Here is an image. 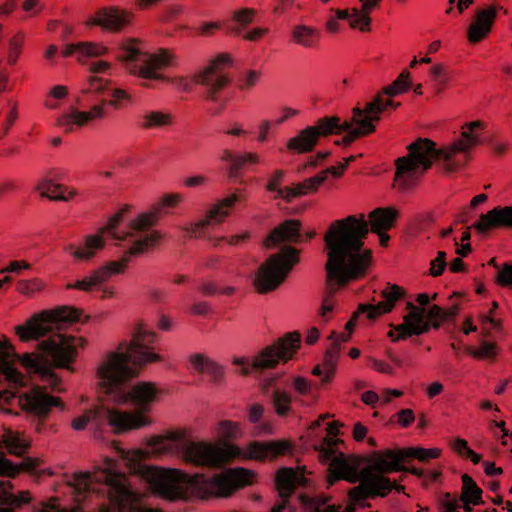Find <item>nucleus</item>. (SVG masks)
<instances>
[{"mask_svg":"<svg viewBox=\"0 0 512 512\" xmlns=\"http://www.w3.org/2000/svg\"><path fill=\"white\" fill-rule=\"evenodd\" d=\"M368 233L369 224L364 214H360L333 221L324 235L327 248L326 290L319 315L325 322L333 311L337 291L364 277L372 263V251L364 248Z\"/></svg>","mask_w":512,"mask_h":512,"instance_id":"1","label":"nucleus"},{"mask_svg":"<svg viewBox=\"0 0 512 512\" xmlns=\"http://www.w3.org/2000/svg\"><path fill=\"white\" fill-rule=\"evenodd\" d=\"M474 132L463 130L459 138L439 147L428 138H418L409 144L408 154L395 160L393 188L400 193L414 191L434 163L445 173L463 168L471 159V151L480 142Z\"/></svg>","mask_w":512,"mask_h":512,"instance_id":"2","label":"nucleus"},{"mask_svg":"<svg viewBox=\"0 0 512 512\" xmlns=\"http://www.w3.org/2000/svg\"><path fill=\"white\" fill-rule=\"evenodd\" d=\"M140 472L155 494L170 501L185 499L188 490L201 499L228 497L251 485L255 476L252 471L241 467L228 469L212 477L152 466H144Z\"/></svg>","mask_w":512,"mask_h":512,"instance_id":"3","label":"nucleus"},{"mask_svg":"<svg viewBox=\"0 0 512 512\" xmlns=\"http://www.w3.org/2000/svg\"><path fill=\"white\" fill-rule=\"evenodd\" d=\"M157 335L145 324H138L132 334L130 344H119L107 354L100 364L97 375L103 386L111 388L138 375V368L149 363L162 361L155 350Z\"/></svg>","mask_w":512,"mask_h":512,"instance_id":"4","label":"nucleus"},{"mask_svg":"<svg viewBox=\"0 0 512 512\" xmlns=\"http://www.w3.org/2000/svg\"><path fill=\"white\" fill-rule=\"evenodd\" d=\"M410 73L402 71L398 78L390 85L384 87L381 92L371 97L368 101L358 102L352 109V122L340 123L338 116L322 117L316 125L305 128L322 129H349V128H376V125L392 111L400 106L393 97L407 91L410 87Z\"/></svg>","mask_w":512,"mask_h":512,"instance_id":"5","label":"nucleus"},{"mask_svg":"<svg viewBox=\"0 0 512 512\" xmlns=\"http://www.w3.org/2000/svg\"><path fill=\"white\" fill-rule=\"evenodd\" d=\"M18 358L20 364L30 373L38 374L42 381H44L52 390L60 392L62 381L54 373L52 366L44 355L39 353H25L18 356L14 347L9 343L4 349L0 351V373L5 376V379L10 385L18 389L25 386V376L17 370L13 363Z\"/></svg>","mask_w":512,"mask_h":512,"instance_id":"6","label":"nucleus"},{"mask_svg":"<svg viewBox=\"0 0 512 512\" xmlns=\"http://www.w3.org/2000/svg\"><path fill=\"white\" fill-rule=\"evenodd\" d=\"M159 231L153 230L145 238L135 240L133 245L122 255L119 260L110 261L104 266L92 271L84 278L66 285V289H75L84 292H92L106 283L113 275L123 274L133 257H138L154 248L161 240Z\"/></svg>","mask_w":512,"mask_h":512,"instance_id":"7","label":"nucleus"},{"mask_svg":"<svg viewBox=\"0 0 512 512\" xmlns=\"http://www.w3.org/2000/svg\"><path fill=\"white\" fill-rule=\"evenodd\" d=\"M83 95L97 96L101 104L92 106L89 111H81L77 108L70 107L69 111L64 113L59 118V124L62 126H83L91 123L95 119L103 118L105 115L103 104L109 103L112 106H120L123 100L128 99V95L121 89L110 87L108 80L91 76L88 79L87 85L82 89Z\"/></svg>","mask_w":512,"mask_h":512,"instance_id":"8","label":"nucleus"},{"mask_svg":"<svg viewBox=\"0 0 512 512\" xmlns=\"http://www.w3.org/2000/svg\"><path fill=\"white\" fill-rule=\"evenodd\" d=\"M299 260V250L291 246H284L279 252L270 255L255 274V290L264 295L278 289Z\"/></svg>","mask_w":512,"mask_h":512,"instance_id":"9","label":"nucleus"},{"mask_svg":"<svg viewBox=\"0 0 512 512\" xmlns=\"http://www.w3.org/2000/svg\"><path fill=\"white\" fill-rule=\"evenodd\" d=\"M301 335L299 332H288L283 337H280L272 345L262 349L252 361L250 366L249 361L245 357H236L233 359V364L241 366L240 373L246 376L250 373L251 369H271L276 367L279 363H287L292 360L300 348Z\"/></svg>","mask_w":512,"mask_h":512,"instance_id":"10","label":"nucleus"},{"mask_svg":"<svg viewBox=\"0 0 512 512\" xmlns=\"http://www.w3.org/2000/svg\"><path fill=\"white\" fill-rule=\"evenodd\" d=\"M128 210L129 207L125 206L124 208L117 211L112 217H110L105 226L99 228L95 234L88 235L85 238L84 245L73 250L72 255L78 260H90L95 256L97 251L104 247L107 236L117 240L129 239L133 243L135 240L145 238L147 235H149L150 233L145 234V236L138 235L136 231L131 229L130 225L126 231H118V227L120 223H122L124 215L128 212Z\"/></svg>","mask_w":512,"mask_h":512,"instance_id":"11","label":"nucleus"},{"mask_svg":"<svg viewBox=\"0 0 512 512\" xmlns=\"http://www.w3.org/2000/svg\"><path fill=\"white\" fill-rule=\"evenodd\" d=\"M79 317V310L71 307L45 310L33 315L24 324L16 326L15 333L22 342L38 340L52 332L59 322H74Z\"/></svg>","mask_w":512,"mask_h":512,"instance_id":"12","label":"nucleus"},{"mask_svg":"<svg viewBox=\"0 0 512 512\" xmlns=\"http://www.w3.org/2000/svg\"><path fill=\"white\" fill-rule=\"evenodd\" d=\"M119 58L131 73L146 79H161L162 76L158 71L171 63L172 55L164 49L154 54L142 53L130 43L123 49Z\"/></svg>","mask_w":512,"mask_h":512,"instance_id":"13","label":"nucleus"},{"mask_svg":"<svg viewBox=\"0 0 512 512\" xmlns=\"http://www.w3.org/2000/svg\"><path fill=\"white\" fill-rule=\"evenodd\" d=\"M18 405L33 418L35 430L42 432L44 423L55 407L63 409L61 399L50 395L45 388L35 386L18 396Z\"/></svg>","mask_w":512,"mask_h":512,"instance_id":"14","label":"nucleus"},{"mask_svg":"<svg viewBox=\"0 0 512 512\" xmlns=\"http://www.w3.org/2000/svg\"><path fill=\"white\" fill-rule=\"evenodd\" d=\"M81 339L63 334H54L38 343V350L50 357L52 366L75 372L73 364L78 357V343Z\"/></svg>","mask_w":512,"mask_h":512,"instance_id":"15","label":"nucleus"},{"mask_svg":"<svg viewBox=\"0 0 512 512\" xmlns=\"http://www.w3.org/2000/svg\"><path fill=\"white\" fill-rule=\"evenodd\" d=\"M100 478L110 484V502L118 512H161L157 509L143 508L140 505L141 496L134 491L126 475H111L100 473Z\"/></svg>","mask_w":512,"mask_h":512,"instance_id":"16","label":"nucleus"},{"mask_svg":"<svg viewBox=\"0 0 512 512\" xmlns=\"http://www.w3.org/2000/svg\"><path fill=\"white\" fill-rule=\"evenodd\" d=\"M231 66V57L222 53L195 75V81L205 87L206 96L209 100L216 101L218 93L230 83L228 69Z\"/></svg>","mask_w":512,"mask_h":512,"instance_id":"17","label":"nucleus"},{"mask_svg":"<svg viewBox=\"0 0 512 512\" xmlns=\"http://www.w3.org/2000/svg\"><path fill=\"white\" fill-rule=\"evenodd\" d=\"M236 454V446L218 448L212 444L190 442L184 448L183 458L197 466H218L230 461Z\"/></svg>","mask_w":512,"mask_h":512,"instance_id":"18","label":"nucleus"},{"mask_svg":"<svg viewBox=\"0 0 512 512\" xmlns=\"http://www.w3.org/2000/svg\"><path fill=\"white\" fill-rule=\"evenodd\" d=\"M319 460L323 464L328 463V482L334 484L338 480H346L350 483L357 482L359 478V468L363 459L356 455L346 456L341 448L337 452L331 453L330 456L320 457Z\"/></svg>","mask_w":512,"mask_h":512,"instance_id":"19","label":"nucleus"},{"mask_svg":"<svg viewBox=\"0 0 512 512\" xmlns=\"http://www.w3.org/2000/svg\"><path fill=\"white\" fill-rule=\"evenodd\" d=\"M246 196L243 192L237 191L223 198L214 204L206 213L205 217L186 228L189 236L200 238L207 231L209 226L219 224L230 214V211L237 202H243Z\"/></svg>","mask_w":512,"mask_h":512,"instance_id":"20","label":"nucleus"},{"mask_svg":"<svg viewBox=\"0 0 512 512\" xmlns=\"http://www.w3.org/2000/svg\"><path fill=\"white\" fill-rule=\"evenodd\" d=\"M359 485L348 492V500L359 505L362 501L375 497H385L392 491V482L387 477H371L367 470H360Z\"/></svg>","mask_w":512,"mask_h":512,"instance_id":"21","label":"nucleus"},{"mask_svg":"<svg viewBox=\"0 0 512 512\" xmlns=\"http://www.w3.org/2000/svg\"><path fill=\"white\" fill-rule=\"evenodd\" d=\"M183 200L184 196L180 193L165 194L149 211L139 214L136 219L130 222L131 229L136 231L138 235L144 236V232L148 231L164 215L168 214V209L176 207Z\"/></svg>","mask_w":512,"mask_h":512,"instance_id":"22","label":"nucleus"},{"mask_svg":"<svg viewBox=\"0 0 512 512\" xmlns=\"http://www.w3.org/2000/svg\"><path fill=\"white\" fill-rule=\"evenodd\" d=\"M368 464L361 470H367L371 477H385V474L407 470L402 465V449H386L372 452L367 458Z\"/></svg>","mask_w":512,"mask_h":512,"instance_id":"23","label":"nucleus"},{"mask_svg":"<svg viewBox=\"0 0 512 512\" xmlns=\"http://www.w3.org/2000/svg\"><path fill=\"white\" fill-rule=\"evenodd\" d=\"M499 10H504L499 5H485L474 10L471 23L467 28V38L471 44L484 40L491 32Z\"/></svg>","mask_w":512,"mask_h":512,"instance_id":"24","label":"nucleus"},{"mask_svg":"<svg viewBox=\"0 0 512 512\" xmlns=\"http://www.w3.org/2000/svg\"><path fill=\"white\" fill-rule=\"evenodd\" d=\"M117 461L111 458L105 459V467L95 469L93 472H79L74 473L68 484L76 490L77 493L86 491H95L94 483H103L108 487V497L110 498V484L100 478L101 472H106L111 475H124L123 473L116 472Z\"/></svg>","mask_w":512,"mask_h":512,"instance_id":"25","label":"nucleus"},{"mask_svg":"<svg viewBox=\"0 0 512 512\" xmlns=\"http://www.w3.org/2000/svg\"><path fill=\"white\" fill-rule=\"evenodd\" d=\"M129 13L117 7H103L85 22L87 27L98 26L104 30L119 32L129 23Z\"/></svg>","mask_w":512,"mask_h":512,"instance_id":"26","label":"nucleus"},{"mask_svg":"<svg viewBox=\"0 0 512 512\" xmlns=\"http://www.w3.org/2000/svg\"><path fill=\"white\" fill-rule=\"evenodd\" d=\"M107 422L116 434L140 429L151 424V420L142 413H131L117 409L108 410Z\"/></svg>","mask_w":512,"mask_h":512,"instance_id":"27","label":"nucleus"},{"mask_svg":"<svg viewBox=\"0 0 512 512\" xmlns=\"http://www.w3.org/2000/svg\"><path fill=\"white\" fill-rule=\"evenodd\" d=\"M291 450V444L285 440L250 443L243 456L248 459L265 460L286 455Z\"/></svg>","mask_w":512,"mask_h":512,"instance_id":"28","label":"nucleus"},{"mask_svg":"<svg viewBox=\"0 0 512 512\" xmlns=\"http://www.w3.org/2000/svg\"><path fill=\"white\" fill-rule=\"evenodd\" d=\"M473 227L479 234H485L496 228H512V206L493 208L486 214L480 215Z\"/></svg>","mask_w":512,"mask_h":512,"instance_id":"29","label":"nucleus"},{"mask_svg":"<svg viewBox=\"0 0 512 512\" xmlns=\"http://www.w3.org/2000/svg\"><path fill=\"white\" fill-rule=\"evenodd\" d=\"M300 229L301 222L299 220H285L270 232L264 240V246L271 249L281 242L299 243L302 241Z\"/></svg>","mask_w":512,"mask_h":512,"instance_id":"30","label":"nucleus"},{"mask_svg":"<svg viewBox=\"0 0 512 512\" xmlns=\"http://www.w3.org/2000/svg\"><path fill=\"white\" fill-rule=\"evenodd\" d=\"M405 291L402 287L396 284L388 283L387 286L382 290L381 296L383 301L377 304H368L369 307V319L375 320L383 314L391 312L398 300L403 298Z\"/></svg>","mask_w":512,"mask_h":512,"instance_id":"31","label":"nucleus"},{"mask_svg":"<svg viewBox=\"0 0 512 512\" xmlns=\"http://www.w3.org/2000/svg\"><path fill=\"white\" fill-rule=\"evenodd\" d=\"M189 363L191 367L200 374H207L214 383H220L224 379V368L222 365L211 359L205 354L195 353L190 355Z\"/></svg>","mask_w":512,"mask_h":512,"instance_id":"32","label":"nucleus"},{"mask_svg":"<svg viewBox=\"0 0 512 512\" xmlns=\"http://www.w3.org/2000/svg\"><path fill=\"white\" fill-rule=\"evenodd\" d=\"M325 180V173L320 172L313 177L305 179L303 182L297 183L293 187H284V190L281 191L280 198L290 203L294 198L315 193Z\"/></svg>","mask_w":512,"mask_h":512,"instance_id":"33","label":"nucleus"},{"mask_svg":"<svg viewBox=\"0 0 512 512\" xmlns=\"http://www.w3.org/2000/svg\"><path fill=\"white\" fill-rule=\"evenodd\" d=\"M335 130H301L299 135L291 138L287 143V149L297 153H307L317 144L320 136L332 135Z\"/></svg>","mask_w":512,"mask_h":512,"instance_id":"34","label":"nucleus"},{"mask_svg":"<svg viewBox=\"0 0 512 512\" xmlns=\"http://www.w3.org/2000/svg\"><path fill=\"white\" fill-rule=\"evenodd\" d=\"M13 486L9 480L0 481V512H14L22 505L31 501L29 491H21L18 495L12 493Z\"/></svg>","mask_w":512,"mask_h":512,"instance_id":"35","label":"nucleus"},{"mask_svg":"<svg viewBox=\"0 0 512 512\" xmlns=\"http://www.w3.org/2000/svg\"><path fill=\"white\" fill-rule=\"evenodd\" d=\"M398 217L399 211L395 207L390 206L374 209L368 215L371 232L380 233L390 230Z\"/></svg>","mask_w":512,"mask_h":512,"instance_id":"36","label":"nucleus"},{"mask_svg":"<svg viewBox=\"0 0 512 512\" xmlns=\"http://www.w3.org/2000/svg\"><path fill=\"white\" fill-rule=\"evenodd\" d=\"M158 390L151 382H139L128 393L130 402L141 411H148L155 401Z\"/></svg>","mask_w":512,"mask_h":512,"instance_id":"37","label":"nucleus"},{"mask_svg":"<svg viewBox=\"0 0 512 512\" xmlns=\"http://www.w3.org/2000/svg\"><path fill=\"white\" fill-rule=\"evenodd\" d=\"M298 483V474L293 468H280L275 477V486L279 496L288 502L290 496L294 493Z\"/></svg>","mask_w":512,"mask_h":512,"instance_id":"38","label":"nucleus"},{"mask_svg":"<svg viewBox=\"0 0 512 512\" xmlns=\"http://www.w3.org/2000/svg\"><path fill=\"white\" fill-rule=\"evenodd\" d=\"M106 47L92 42H79L66 45L62 54L64 57L77 56L79 61L85 58L98 57L106 52Z\"/></svg>","mask_w":512,"mask_h":512,"instance_id":"39","label":"nucleus"},{"mask_svg":"<svg viewBox=\"0 0 512 512\" xmlns=\"http://www.w3.org/2000/svg\"><path fill=\"white\" fill-rule=\"evenodd\" d=\"M340 424L337 421H332L328 424L326 431L327 434L316 447L320 453V457L330 456L331 453L337 452L338 448L344 445V441L338 438Z\"/></svg>","mask_w":512,"mask_h":512,"instance_id":"40","label":"nucleus"},{"mask_svg":"<svg viewBox=\"0 0 512 512\" xmlns=\"http://www.w3.org/2000/svg\"><path fill=\"white\" fill-rule=\"evenodd\" d=\"M380 1L381 0H359L362 4V8H353L354 18L352 19L351 28H358L362 32L369 31L371 24L370 12Z\"/></svg>","mask_w":512,"mask_h":512,"instance_id":"41","label":"nucleus"},{"mask_svg":"<svg viewBox=\"0 0 512 512\" xmlns=\"http://www.w3.org/2000/svg\"><path fill=\"white\" fill-rule=\"evenodd\" d=\"M63 176L64 174L61 170L51 169L47 172L46 176L36 184L34 190L37 191L41 197L52 200V196L59 193L58 189L54 187L62 185L57 183V181L62 180Z\"/></svg>","mask_w":512,"mask_h":512,"instance_id":"42","label":"nucleus"},{"mask_svg":"<svg viewBox=\"0 0 512 512\" xmlns=\"http://www.w3.org/2000/svg\"><path fill=\"white\" fill-rule=\"evenodd\" d=\"M462 491L460 495V501L462 503H472L473 506L482 504L483 491L471 476L463 474L462 477Z\"/></svg>","mask_w":512,"mask_h":512,"instance_id":"43","label":"nucleus"},{"mask_svg":"<svg viewBox=\"0 0 512 512\" xmlns=\"http://www.w3.org/2000/svg\"><path fill=\"white\" fill-rule=\"evenodd\" d=\"M2 442L10 454L21 456L24 454L28 447V441L18 432L10 429L6 430L2 435Z\"/></svg>","mask_w":512,"mask_h":512,"instance_id":"44","label":"nucleus"},{"mask_svg":"<svg viewBox=\"0 0 512 512\" xmlns=\"http://www.w3.org/2000/svg\"><path fill=\"white\" fill-rule=\"evenodd\" d=\"M292 37L297 44L305 48H311L317 45L320 33L312 27L297 25L292 31Z\"/></svg>","mask_w":512,"mask_h":512,"instance_id":"45","label":"nucleus"},{"mask_svg":"<svg viewBox=\"0 0 512 512\" xmlns=\"http://www.w3.org/2000/svg\"><path fill=\"white\" fill-rule=\"evenodd\" d=\"M338 358L339 349L336 346H331V348L326 351L324 359L321 363L324 370V376L320 381L321 386H324L333 380L336 374Z\"/></svg>","mask_w":512,"mask_h":512,"instance_id":"46","label":"nucleus"},{"mask_svg":"<svg viewBox=\"0 0 512 512\" xmlns=\"http://www.w3.org/2000/svg\"><path fill=\"white\" fill-rule=\"evenodd\" d=\"M271 401L278 416H286L291 411L293 401L292 395L282 388H275L272 391Z\"/></svg>","mask_w":512,"mask_h":512,"instance_id":"47","label":"nucleus"},{"mask_svg":"<svg viewBox=\"0 0 512 512\" xmlns=\"http://www.w3.org/2000/svg\"><path fill=\"white\" fill-rule=\"evenodd\" d=\"M255 10L252 8H243L233 12L232 21L234 24H229L228 29L232 33L239 35L241 27H245L253 21Z\"/></svg>","mask_w":512,"mask_h":512,"instance_id":"48","label":"nucleus"},{"mask_svg":"<svg viewBox=\"0 0 512 512\" xmlns=\"http://www.w3.org/2000/svg\"><path fill=\"white\" fill-rule=\"evenodd\" d=\"M406 309L409 312L404 316L403 320L409 325L424 329L423 334L427 333L429 331V324L424 321V309L415 306L412 302L407 303Z\"/></svg>","mask_w":512,"mask_h":512,"instance_id":"49","label":"nucleus"},{"mask_svg":"<svg viewBox=\"0 0 512 512\" xmlns=\"http://www.w3.org/2000/svg\"><path fill=\"white\" fill-rule=\"evenodd\" d=\"M260 161L259 156L256 153H244L235 155L230 165L229 175L230 177H237L244 167L248 165L258 164Z\"/></svg>","mask_w":512,"mask_h":512,"instance_id":"50","label":"nucleus"},{"mask_svg":"<svg viewBox=\"0 0 512 512\" xmlns=\"http://www.w3.org/2000/svg\"><path fill=\"white\" fill-rule=\"evenodd\" d=\"M291 388L295 393V401H298L301 397L311 396L314 389L319 388V385H314L310 380L303 376H296L292 379Z\"/></svg>","mask_w":512,"mask_h":512,"instance_id":"51","label":"nucleus"},{"mask_svg":"<svg viewBox=\"0 0 512 512\" xmlns=\"http://www.w3.org/2000/svg\"><path fill=\"white\" fill-rule=\"evenodd\" d=\"M457 314V308L453 307L450 310H444L438 305H433L429 308L427 317L432 322L434 328H438L442 323L454 318Z\"/></svg>","mask_w":512,"mask_h":512,"instance_id":"52","label":"nucleus"},{"mask_svg":"<svg viewBox=\"0 0 512 512\" xmlns=\"http://www.w3.org/2000/svg\"><path fill=\"white\" fill-rule=\"evenodd\" d=\"M404 460L408 458H415L419 461H427L429 459H437L441 455V450L439 448H421V447H411L407 449H402Z\"/></svg>","mask_w":512,"mask_h":512,"instance_id":"53","label":"nucleus"},{"mask_svg":"<svg viewBox=\"0 0 512 512\" xmlns=\"http://www.w3.org/2000/svg\"><path fill=\"white\" fill-rule=\"evenodd\" d=\"M423 330L424 329L409 325L403 320V323L393 326V330L388 333V336L393 342H396L414 335H421L423 334Z\"/></svg>","mask_w":512,"mask_h":512,"instance_id":"54","label":"nucleus"},{"mask_svg":"<svg viewBox=\"0 0 512 512\" xmlns=\"http://www.w3.org/2000/svg\"><path fill=\"white\" fill-rule=\"evenodd\" d=\"M35 512H83L79 506L71 509L61 508L57 498H51L46 502H39L33 507ZM101 512H111L108 508H103Z\"/></svg>","mask_w":512,"mask_h":512,"instance_id":"55","label":"nucleus"},{"mask_svg":"<svg viewBox=\"0 0 512 512\" xmlns=\"http://www.w3.org/2000/svg\"><path fill=\"white\" fill-rule=\"evenodd\" d=\"M466 351L476 359H494L497 355V345L494 342L483 341L478 348L468 347Z\"/></svg>","mask_w":512,"mask_h":512,"instance_id":"56","label":"nucleus"},{"mask_svg":"<svg viewBox=\"0 0 512 512\" xmlns=\"http://www.w3.org/2000/svg\"><path fill=\"white\" fill-rule=\"evenodd\" d=\"M217 433L222 440L235 439L241 435L238 423L232 422L230 420L220 421L218 424Z\"/></svg>","mask_w":512,"mask_h":512,"instance_id":"57","label":"nucleus"},{"mask_svg":"<svg viewBox=\"0 0 512 512\" xmlns=\"http://www.w3.org/2000/svg\"><path fill=\"white\" fill-rule=\"evenodd\" d=\"M145 119L146 128L151 126H168L178 124L171 114L164 112H151L150 114L146 115Z\"/></svg>","mask_w":512,"mask_h":512,"instance_id":"58","label":"nucleus"},{"mask_svg":"<svg viewBox=\"0 0 512 512\" xmlns=\"http://www.w3.org/2000/svg\"><path fill=\"white\" fill-rule=\"evenodd\" d=\"M299 114V111L292 108H285L279 116H275L271 121L263 120L259 128H271V126H281L287 124L289 119Z\"/></svg>","mask_w":512,"mask_h":512,"instance_id":"59","label":"nucleus"},{"mask_svg":"<svg viewBox=\"0 0 512 512\" xmlns=\"http://www.w3.org/2000/svg\"><path fill=\"white\" fill-rule=\"evenodd\" d=\"M24 36L22 33H17L15 36H13L8 43V63L10 65H14L17 62V58L21 53V47L23 44Z\"/></svg>","mask_w":512,"mask_h":512,"instance_id":"60","label":"nucleus"},{"mask_svg":"<svg viewBox=\"0 0 512 512\" xmlns=\"http://www.w3.org/2000/svg\"><path fill=\"white\" fill-rule=\"evenodd\" d=\"M55 189H58V194H54L52 196V201H63V202H69L72 200H75L78 196L81 195V193L73 186H56Z\"/></svg>","mask_w":512,"mask_h":512,"instance_id":"61","label":"nucleus"},{"mask_svg":"<svg viewBox=\"0 0 512 512\" xmlns=\"http://www.w3.org/2000/svg\"><path fill=\"white\" fill-rule=\"evenodd\" d=\"M179 439H180V434L178 432H173L167 437L155 436L150 440L149 444L156 451H166L171 448V441L179 440Z\"/></svg>","mask_w":512,"mask_h":512,"instance_id":"62","label":"nucleus"},{"mask_svg":"<svg viewBox=\"0 0 512 512\" xmlns=\"http://www.w3.org/2000/svg\"><path fill=\"white\" fill-rule=\"evenodd\" d=\"M430 76L435 81L436 91L440 93L446 85L448 78L442 64H436L430 68Z\"/></svg>","mask_w":512,"mask_h":512,"instance_id":"63","label":"nucleus"},{"mask_svg":"<svg viewBox=\"0 0 512 512\" xmlns=\"http://www.w3.org/2000/svg\"><path fill=\"white\" fill-rule=\"evenodd\" d=\"M496 282L502 287L512 286V265L505 263L498 272Z\"/></svg>","mask_w":512,"mask_h":512,"instance_id":"64","label":"nucleus"}]
</instances>
